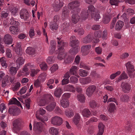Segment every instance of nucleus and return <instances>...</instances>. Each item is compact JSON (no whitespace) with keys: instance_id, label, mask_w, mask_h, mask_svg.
Here are the masks:
<instances>
[{"instance_id":"nucleus-62","label":"nucleus","mask_w":135,"mask_h":135,"mask_svg":"<svg viewBox=\"0 0 135 135\" xmlns=\"http://www.w3.org/2000/svg\"><path fill=\"white\" fill-rule=\"evenodd\" d=\"M102 34V38L104 40L107 39L108 38L107 31V30H104Z\"/></svg>"},{"instance_id":"nucleus-11","label":"nucleus","mask_w":135,"mask_h":135,"mask_svg":"<svg viewBox=\"0 0 135 135\" xmlns=\"http://www.w3.org/2000/svg\"><path fill=\"white\" fill-rule=\"evenodd\" d=\"M88 9L87 11V12L86 11H83L82 12H84L85 13L84 15H87L88 17V15H90L91 17L93 16V14L95 12V8L92 5H89L88 7Z\"/></svg>"},{"instance_id":"nucleus-16","label":"nucleus","mask_w":135,"mask_h":135,"mask_svg":"<svg viewBox=\"0 0 135 135\" xmlns=\"http://www.w3.org/2000/svg\"><path fill=\"white\" fill-rule=\"evenodd\" d=\"M9 30L12 34L17 35L20 31L19 28L17 26H11L9 28Z\"/></svg>"},{"instance_id":"nucleus-55","label":"nucleus","mask_w":135,"mask_h":135,"mask_svg":"<svg viewBox=\"0 0 135 135\" xmlns=\"http://www.w3.org/2000/svg\"><path fill=\"white\" fill-rule=\"evenodd\" d=\"M120 73L121 72L120 71H118L116 73L111 75L110 77V78L112 80L114 79L117 76L119 75Z\"/></svg>"},{"instance_id":"nucleus-26","label":"nucleus","mask_w":135,"mask_h":135,"mask_svg":"<svg viewBox=\"0 0 135 135\" xmlns=\"http://www.w3.org/2000/svg\"><path fill=\"white\" fill-rule=\"evenodd\" d=\"M82 114L84 117L88 118L91 114L90 111L88 109L85 108L82 111Z\"/></svg>"},{"instance_id":"nucleus-28","label":"nucleus","mask_w":135,"mask_h":135,"mask_svg":"<svg viewBox=\"0 0 135 135\" xmlns=\"http://www.w3.org/2000/svg\"><path fill=\"white\" fill-rule=\"evenodd\" d=\"M25 60L22 57H18L16 61V63L17 66L20 67V65H23L24 63Z\"/></svg>"},{"instance_id":"nucleus-35","label":"nucleus","mask_w":135,"mask_h":135,"mask_svg":"<svg viewBox=\"0 0 135 135\" xmlns=\"http://www.w3.org/2000/svg\"><path fill=\"white\" fill-rule=\"evenodd\" d=\"M18 68V66H17L16 67L12 66L9 69V73L10 74L12 75H15L17 73Z\"/></svg>"},{"instance_id":"nucleus-45","label":"nucleus","mask_w":135,"mask_h":135,"mask_svg":"<svg viewBox=\"0 0 135 135\" xmlns=\"http://www.w3.org/2000/svg\"><path fill=\"white\" fill-rule=\"evenodd\" d=\"M65 113L66 115L69 117H71L74 115V113L72 110H68L65 111Z\"/></svg>"},{"instance_id":"nucleus-2","label":"nucleus","mask_w":135,"mask_h":135,"mask_svg":"<svg viewBox=\"0 0 135 135\" xmlns=\"http://www.w3.org/2000/svg\"><path fill=\"white\" fill-rule=\"evenodd\" d=\"M46 97L49 101L51 102L50 104L46 107V109L49 111H52L54 109L56 106V103L54 102V99L52 96L50 94L47 95Z\"/></svg>"},{"instance_id":"nucleus-18","label":"nucleus","mask_w":135,"mask_h":135,"mask_svg":"<svg viewBox=\"0 0 135 135\" xmlns=\"http://www.w3.org/2000/svg\"><path fill=\"white\" fill-rule=\"evenodd\" d=\"M62 12V17L63 19H64L69 16V11L67 7H64Z\"/></svg>"},{"instance_id":"nucleus-27","label":"nucleus","mask_w":135,"mask_h":135,"mask_svg":"<svg viewBox=\"0 0 135 135\" xmlns=\"http://www.w3.org/2000/svg\"><path fill=\"white\" fill-rule=\"evenodd\" d=\"M113 17L112 15L108 14L105 15L103 19V23L105 24L108 23L110 21V19Z\"/></svg>"},{"instance_id":"nucleus-4","label":"nucleus","mask_w":135,"mask_h":135,"mask_svg":"<svg viewBox=\"0 0 135 135\" xmlns=\"http://www.w3.org/2000/svg\"><path fill=\"white\" fill-rule=\"evenodd\" d=\"M51 122L52 124L55 126H59L62 123V118L59 116L52 117L51 119Z\"/></svg>"},{"instance_id":"nucleus-57","label":"nucleus","mask_w":135,"mask_h":135,"mask_svg":"<svg viewBox=\"0 0 135 135\" xmlns=\"http://www.w3.org/2000/svg\"><path fill=\"white\" fill-rule=\"evenodd\" d=\"M48 103L47 101H46L44 99H41L38 103V105L40 106H44L46 104H47Z\"/></svg>"},{"instance_id":"nucleus-10","label":"nucleus","mask_w":135,"mask_h":135,"mask_svg":"<svg viewBox=\"0 0 135 135\" xmlns=\"http://www.w3.org/2000/svg\"><path fill=\"white\" fill-rule=\"evenodd\" d=\"M63 2H60V0H55L53 6L54 10L56 12L58 11L63 6Z\"/></svg>"},{"instance_id":"nucleus-49","label":"nucleus","mask_w":135,"mask_h":135,"mask_svg":"<svg viewBox=\"0 0 135 135\" xmlns=\"http://www.w3.org/2000/svg\"><path fill=\"white\" fill-rule=\"evenodd\" d=\"M89 105L90 107L93 108H94L98 106V104L95 101L93 100L90 102Z\"/></svg>"},{"instance_id":"nucleus-53","label":"nucleus","mask_w":135,"mask_h":135,"mask_svg":"<svg viewBox=\"0 0 135 135\" xmlns=\"http://www.w3.org/2000/svg\"><path fill=\"white\" fill-rule=\"evenodd\" d=\"M78 81L77 78L74 76H72L70 78L69 82L70 83L75 84L77 83Z\"/></svg>"},{"instance_id":"nucleus-54","label":"nucleus","mask_w":135,"mask_h":135,"mask_svg":"<svg viewBox=\"0 0 135 135\" xmlns=\"http://www.w3.org/2000/svg\"><path fill=\"white\" fill-rule=\"evenodd\" d=\"M74 57L68 56L65 60V62L66 64L72 62L74 59Z\"/></svg>"},{"instance_id":"nucleus-37","label":"nucleus","mask_w":135,"mask_h":135,"mask_svg":"<svg viewBox=\"0 0 135 135\" xmlns=\"http://www.w3.org/2000/svg\"><path fill=\"white\" fill-rule=\"evenodd\" d=\"M9 22L10 24L12 25V26H18L19 25V23L18 21H16L12 17L10 19Z\"/></svg>"},{"instance_id":"nucleus-46","label":"nucleus","mask_w":135,"mask_h":135,"mask_svg":"<svg viewBox=\"0 0 135 135\" xmlns=\"http://www.w3.org/2000/svg\"><path fill=\"white\" fill-rule=\"evenodd\" d=\"M20 85V83L19 82H17L15 83L14 85H13L12 88V90L13 91H16L17 90L19 89Z\"/></svg>"},{"instance_id":"nucleus-42","label":"nucleus","mask_w":135,"mask_h":135,"mask_svg":"<svg viewBox=\"0 0 135 135\" xmlns=\"http://www.w3.org/2000/svg\"><path fill=\"white\" fill-rule=\"evenodd\" d=\"M77 98L78 100L81 103L84 102L85 98L83 94L81 93L78 95Z\"/></svg>"},{"instance_id":"nucleus-63","label":"nucleus","mask_w":135,"mask_h":135,"mask_svg":"<svg viewBox=\"0 0 135 135\" xmlns=\"http://www.w3.org/2000/svg\"><path fill=\"white\" fill-rule=\"evenodd\" d=\"M75 32H77L80 35H82L84 33V30L83 29H78L74 30Z\"/></svg>"},{"instance_id":"nucleus-44","label":"nucleus","mask_w":135,"mask_h":135,"mask_svg":"<svg viewBox=\"0 0 135 135\" xmlns=\"http://www.w3.org/2000/svg\"><path fill=\"white\" fill-rule=\"evenodd\" d=\"M128 76L126 74L124 71H123L121 75H120L118 79L119 81H121L122 79H127Z\"/></svg>"},{"instance_id":"nucleus-14","label":"nucleus","mask_w":135,"mask_h":135,"mask_svg":"<svg viewBox=\"0 0 135 135\" xmlns=\"http://www.w3.org/2000/svg\"><path fill=\"white\" fill-rule=\"evenodd\" d=\"M80 3L78 1H75L69 3L68 4V7L70 9H73L79 7Z\"/></svg>"},{"instance_id":"nucleus-23","label":"nucleus","mask_w":135,"mask_h":135,"mask_svg":"<svg viewBox=\"0 0 135 135\" xmlns=\"http://www.w3.org/2000/svg\"><path fill=\"white\" fill-rule=\"evenodd\" d=\"M9 104H17L19 106L22 107L20 103L18 101L16 98H12L9 101Z\"/></svg>"},{"instance_id":"nucleus-13","label":"nucleus","mask_w":135,"mask_h":135,"mask_svg":"<svg viewBox=\"0 0 135 135\" xmlns=\"http://www.w3.org/2000/svg\"><path fill=\"white\" fill-rule=\"evenodd\" d=\"M3 40L5 44H11L12 43L13 38L10 35L7 34L4 36Z\"/></svg>"},{"instance_id":"nucleus-12","label":"nucleus","mask_w":135,"mask_h":135,"mask_svg":"<svg viewBox=\"0 0 135 135\" xmlns=\"http://www.w3.org/2000/svg\"><path fill=\"white\" fill-rule=\"evenodd\" d=\"M20 15L21 18L25 20H27L30 16V15L26 9H22L20 13Z\"/></svg>"},{"instance_id":"nucleus-19","label":"nucleus","mask_w":135,"mask_h":135,"mask_svg":"<svg viewBox=\"0 0 135 135\" xmlns=\"http://www.w3.org/2000/svg\"><path fill=\"white\" fill-rule=\"evenodd\" d=\"M93 40V35L91 34H89L87 36L84 38L82 42L85 44L90 43Z\"/></svg>"},{"instance_id":"nucleus-30","label":"nucleus","mask_w":135,"mask_h":135,"mask_svg":"<svg viewBox=\"0 0 135 135\" xmlns=\"http://www.w3.org/2000/svg\"><path fill=\"white\" fill-rule=\"evenodd\" d=\"M124 25V23L121 21H118L116 25L115 29L117 30H119L121 29Z\"/></svg>"},{"instance_id":"nucleus-24","label":"nucleus","mask_w":135,"mask_h":135,"mask_svg":"<svg viewBox=\"0 0 135 135\" xmlns=\"http://www.w3.org/2000/svg\"><path fill=\"white\" fill-rule=\"evenodd\" d=\"M22 122V119L20 118H18L13 121V126L14 128H17L20 126Z\"/></svg>"},{"instance_id":"nucleus-25","label":"nucleus","mask_w":135,"mask_h":135,"mask_svg":"<svg viewBox=\"0 0 135 135\" xmlns=\"http://www.w3.org/2000/svg\"><path fill=\"white\" fill-rule=\"evenodd\" d=\"M63 93V90L60 88L56 89L54 92V94L56 97L60 98Z\"/></svg>"},{"instance_id":"nucleus-43","label":"nucleus","mask_w":135,"mask_h":135,"mask_svg":"<svg viewBox=\"0 0 135 135\" xmlns=\"http://www.w3.org/2000/svg\"><path fill=\"white\" fill-rule=\"evenodd\" d=\"M50 44L52 47L50 51L49 52L51 54H53L55 51L56 43L54 42V41H51Z\"/></svg>"},{"instance_id":"nucleus-48","label":"nucleus","mask_w":135,"mask_h":135,"mask_svg":"<svg viewBox=\"0 0 135 135\" xmlns=\"http://www.w3.org/2000/svg\"><path fill=\"white\" fill-rule=\"evenodd\" d=\"M120 0H110L109 3L111 5L118 6L119 3L122 2Z\"/></svg>"},{"instance_id":"nucleus-40","label":"nucleus","mask_w":135,"mask_h":135,"mask_svg":"<svg viewBox=\"0 0 135 135\" xmlns=\"http://www.w3.org/2000/svg\"><path fill=\"white\" fill-rule=\"evenodd\" d=\"M46 75L45 73H42L39 75L38 79L41 81L43 82L45 80Z\"/></svg>"},{"instance_id":"nucleus-3","label":"nucleus","mask_w":135,"mask_h":135,"mask_svg":"<svg viewBox=\"0 0 135 135\" xmlns=\"http://www.w3.org/2000/svg\"><path fill=\"white\" fill-rule=\"evenodd\" d=\"M45 112L46 111L45 110L42 108H40L39 111L36 112L35 114L36 117L38 119V120L41 121L43 123H44L45 121L48 120V119L47 117H45L44 119H43L41 118L39 116V115H38V113H39L40 115H42L45 113Z\"/></svg>"},{"instance_id":"nucleus-21","label":"nucleus","mask_w":135,"mask_h":135,"mask_svg":"<svg viewBox=\"0 0 135 135\" xmlns=\"http://www.w3.org/2000/svg\"><path fill=\"white\" fill-rule=\"evenodd\" d=\"M125 65L127 70L129 72H133L134 71V66L133 65L131 64V62H128Z\"/></svg>"},{"instance_id":"nucleus-58","label":"nucleus","mask_w":135,"mask_h":135,"mask_svg":"<svg viewBox=\"0 0 135 135\" xmlns=\"http://www.w3.org/2000/svg\"><path fill=\"white\" fill-rule=\"evenodd\" d=\"M31 102V99L28 98L25 100V106L28 109H29L30 108V103Z\"/></svg>"},{"instance_id":"nucleus-61","label":"nucleus","mask_w":135,"mask_h":135,"mask_svg":"<svg viewBox=\"0 0 135 135\" xmlns=\"http://www.w3.org/2000/svg\"><path fill=\"white\" fill-rule=\"evenodd\" d=\"M58 68L57 65L56 64L54 65L50 68L52 73H53Z\"/></svg>"},{"instance_id":"nucleus-38","label":"nucleus","mask_w":135,"mask_h":135,"mask_svg":"<svg viewBox=\"0 0 135 135\" xmlns=\"http://www.w3.org/2000/svg\"><path fill=\"white\" fill-rule=\"evenodd\" d=\"M79 73L80 76L84 77L87 76L88 74V72L82 69H80L79 71Z\"/></svg>"},{"instance_id":"nucleus-8","label":"nucleus","mask_w":135,"mask_h":135,"mask_svg":"<svg viewBox=\"0 0 135 135\" xmlns=\"http://www.w3.org/2000/svg\"><path fill=\"white\" fill-rule=\"evenodd\" d=\"M70 44L73 48H78V45L79 42L78 40L76 39L75 36H71L70 38Z\"/></svg>"},{"instance_id":"nucleus-59","label":"nucleus","mask_w":135,"mask_h":135,"mask_svg":"<svg viewBox=\"0 0 135 135\" xmlns=\"http://www.w3.org/2000/svg\"><path fill=\"white\" fill-rule=\"evenodd\" d=\"M39 71V70L38 69H37L36 70L34 69H31L30 75L31 76L33 77Z\"/></svg>"},{"instance_id":"nucleus-31","label":"nucleus","mask_w":135,"mask_h":135,"mask_svg":"<svg viewBox=\"0 0 135 135\" xmlns=\"http://www.w3.org/2000/svg\"><path fill=\"white\" fill-rule=\"evenodd\" d=\"M60 102L61 106L64 108H67L69 105V102L67 100L62 99Z\"/></svg>"},{"instance_id":"nucleus-20","label":"nucleus","mask_w":135,"mask_h":135,"mask_svg":"<svg viewBox=\"0 0 135 135\" xmlns=\"http://www.w3.org/2000/svg\"><path fill=\"white\" fill-rule=\"evenodd\" d=\"M26 53L30 55H33L36 53V50L35 48L31 47H28L26 50Z\"/></svg>"},{"instance_id":"nucleus-47","label":"nucleus","mask_w":135,"mask_h":135,"mask_svg":"<svg viewBox=\"0 0 135 135\" xmlns=\"http://www.w3.org/2000/svg\"><path fill=\"white\" fill-rule=\"evenodd\" d=\"M10 11L11 12L12 14L15 16L16 15V13L18 12V9L16 7L12 6L11 8L10 9Z\"/></svg>"},{"instance_id":"nucleus-32","label":"nucleus","mask_w":135,"mask_h":135,"mask_svg":"<svg viewBox=\"0 0 135 135\" xmlns=\"http://www.w3.org/2000/svg\"><path fill=\"white\" fill-rule=\"evenodd\" d=\"M80 119V116L79 114V113H76L73 118V121L75 124L77 125Z\"/></svg>"},{"instance_id":"nucleus-9","label":"nucleus","mask_w":135,"mask_h":135,"mask_svg":"<svg viewBox=\"0 0 135 135\" xmlns=\"http://www.w3.org/2000/svg\"><path fill=\"white\" fill-rule=\"evenodd\" d=\"M122 91L125 93H128L131 89V85L127 83L123 82L121 84Z\"/></svg>"},{"instance_id":"nucleus-64","label":"nucleus","mask_w":135,"mask_h":135,"mask_svg":"<svg viewBox=\"0 0 135 135\" xmlns=\"http://www.w3.org/2000/svg\"><path fill=\"white\" fill-rule=\"evenodd\" d=\"M40 66L41 69L44 70H46L47 68V65L46 63L45 62H43L40 65Z\"/></svg>"},{"instance_id":"nucleus-50","label":"nucleus","mask_w":135,"mask_h":135,"mask_svg":"<svg viewBox=\"0 0 135 135\" xmlns=\"http://www.w3.org/2000/svg\"><path fill=\"white\" fill-rule=\"evenodd\" d=\"M78 48H73L72 49L70 50L69 53L71 55H74L78 53Z\"/></svg>"},{"instance_id":"nucleus-33","label":"nucleus","mask_w":135,"mask_h":135,"mask_svg":"<svg viewBox=\"0 0 135 135\" xmlns=\"http://www.w3.org/2000/svg\"><path fill=\"white\" fill-rule=\"evenodd\" d=\"M108 108V111L110 113H114L116 109L115 104L113 103L109 104Z\"/></svg>"},{"instance_id":"nucleus-60","label":"nucleus","mask_w":135,"mask_h":135,"mask_svg":"<svg viewBox=\"0 0 135 135\" xmlns=\"http://www.w3.org/2000/svg\"><path fill=\"white\" fill-rule=\"evenodd\" d=\"M129 99V97L127 95H122L120 97V99L123 102H128Z\"/></svg>"},{"instance_id":"nucleus-29","label":"nucleus","mask_w":135,"mask_h":135,"mask_svg":"<svg viewBox=\"0 0 135 135\" xmlns=\"http://www.w3.org/2000/svg\"><path fill=\"white\" fill-rule=\"evenodd\" d=\"M78 69V68L77 66H73L69 70L70 74L75 76H76L77 74L76 71Z\"/></svg>"},{"instance_id":"nucleus-52","label":"nucleus","mask_w":135,"mask_h":135,"mask_svg":"<svg viewBox=\"0 0 135 135\" xmlns=\"http://www.w3.org/2000/svg\"><path fill=\"white\" fill-rule=\"evenodd\" d=\"M91 45H87L83 46L81 48V50L83 52L88 50L91 47Z\"/></svg>"},{"instance_id":"nucleus-22","label":"nucleus","mask_w":135,"mask_h":135,"mask_svg":"<svg viewBox=\"0 0 135 135\" xmlns=\"http://www.w3.org/2000/svg\"><path fill=\"white\" fill-rule=\"evenodd\" d=\"M58 52V55L57 56V59L60 60L63 59L66 55V54L64 51L57 50Z\"/></svg>"},{"instance_id":"nucleus-51","label":"nucleus","mask_w":135,"mask_h":135,"mask_svg":"<svg viewBox=\"0 0 135 135\" xmlns=\"http://www.w3.org/2000/svg\"><path fill=\"white\" fill-rule=\"evenodd\" d=\"M42 82L39 79H37L34 82V86L36 88H38L40 87H41L42 84L41 83Z\"/></svg>"},{"instance_id":"nucleus-41","label":"nucleus","mask_w":135,"mask_h":135,"mask_svg":"<svg viewBox=\"0 0 135 135\" xmlns=\"http://www.w3.org/2000/svg\"><path fill=\"white\" fill-rule=\"evenodd\" d=\"M0 63L2 66L6 68L7 66V64L6 63V60L5 57H3L0 58Z\"/></svg>"},{"instance_id":"nucleus-17","label":"nucleus","mask_w":135,"mask_h":135,"mask_svg":"<svg viewBox=\"0 0 135 135\" xmlns=\"http://www.w3.org/2000/svg\"><path fill=\"white\" fill-rule=\"evenodd\" d=\"M79 81L82 84L84 85L90 83L91 80L90 77H87L80 79Z\"/></svg>"},{"instance_id":"nucleus-39","label":"nucleus","mask_w":135,"mask_h":135,"mask_svg":"<svg viewBox=\"0 0 135 135\" xmlns=\"http://www.w3.org/2000/svg\"><path fill=\"white\" fill-rule=\"evenodd\" d=\"M66 90L67 91L75 92V88L73 85H68L66 87Z\"/></svg>"},{"instance_id":"nucleus-1","label":"nucleus","mask_w":135,"mask_h":135,"mask_svg":"<svg viewBox=\"0 0 135 135\" xmlns=\"http://www.w3.org/2000/svg\"><path fill=\"white\" fill-rule=\"evenodd\" d=\"M85 12H82L81 13L80 17L77 13H73L72 16L71 21L72 23L75 24L77 23L81 19L82 20H85L88 18L87 15H84Z\"/></svg>"},{"instance_id":"nucleus-56","label":"nucleus","mask_w":135,"mask_h":135,"mask_svg":"<svg viewBox=\"0 0 135 135\" xmlns=\"http://www.w3.org/2000/svg\"><path fill=\"white\" fill-rule=\"evenodd\" d=\"M95 127L94 126H91L89 127L88 129V132L89 134H93L94 132Z\"/></svg>"},{"instance_id":"nucleus-15","label":"nucleus","mask_w":135,"mask_h":135,"mask_svg":"<svg viewBox=\"0 0 135 135\" xmlns=\"http://www.w3.org/2000/svg\"><path fill=\"white\" fill-rule=\"evenodd\" d=\"M57 39L58 44L57 50L64 51V47L65 43L60 38L59 39V38H57Z\"/></svg>"},{"instance_id":"nucleus-7","label":"nucleus","mask_w":135,"mask_h":135,"mask_svg":"<svg viewBox=\"0 0 135 135\" xmlns=\"http://www.w3.org/2000/svg\"><path fill=\"white\" fill-rule=\"evenodd\" d=\"M33 130L38 134H40L43 131L42 124L41 122H38L34 124Z\"/></svg>"},{"instance_id":"nucleus-34","label":"nucleus","mask_w":135,"mask_h":135,"mask_svg":"<svg viewBox=\"0 0 135 135\" xmlns=\"http://www.w3.org/2000/svg\"><path fill=\"white\" fill-rule=\"evenodd\" d=\"M8 76L7 75L3 78L2 81V87H4L7 85V83L8 82Z\"/></svg>"},{"instance_id":"nucleus-6","label":"nucleus","mask_w":135,"mask_h":135,"mask_svg":"<svg viewBox=\"0 0 135 135\" xmlns=\"http://www.w3.org/2000/svg\"><path fill=\"white\" fill-rule=\"evenodd\" d=\"M8 112L10 114H12L14 116L18 115L20 112V110L17 107L15 106H12L9 108Z\"/></svg>"},{"instance_id":"nucleus-5","label":"nucleus","mask_w":135,"mask_h":135,"mask_svg":"<svg viewBox=\"0 0 135 135\" xmlns=\"http://www.w3.org/2000/svg\"><path fill=\"white\" fill-rule=\"evenodd\" d=\"M96 90V86L94 85L89 86L86 90V94L88 97H91Z\"/></svg>"},{"instance_id":"nucleus-36","label":"nucleus","mask_w":135,"mask_h":135,"mask_svg":"<svg viewBox=\"0 0 135 135\" xmlns=\"http://www.w3.org/2000/svg\"><path fill=\"white\" fill-rule=\"evenodd\" d=\"M49 132L53 135H57L58 134L59 129L54 127H51L49 129Z\"/></svg>"}]
</instances>
